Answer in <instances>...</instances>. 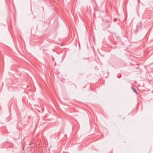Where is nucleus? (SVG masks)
<instances>
[{
  "instance_id": "nucleus-1",
  "label": "nucleus",
  "mask_w": 153,
  "mask_h": 153,
  "mask_svg": "<svg viewBox=\"0 0 153 153\" xmlns=\"http://www.w3.org/2000/svg\"><path fill=\"white\" fill-rule=\"evenodd\" d=\"M131 89L133 90V91L135 93H136L137 94H138V92L137 91L135 90V89L133 87H131Z\"/></svg>"
}]
</instances>
